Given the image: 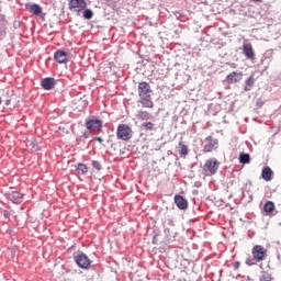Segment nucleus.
<instances>
[{
    "mask_svg": "<svg viewBox=\"0 0 281 281\" xmlns=\"http://www.w3.org/2000/svg\"><path fill=\"white\" fill-rule=\"evenodd\" d=\"M86 128L91 133L102 131V121L98 119H90L86 121Z\"/></svg>",
    "mask_w": 281,
    "mask_h": 281,
    "instance_id": "nucleus-8",
    "label": "nucleus"
},
{
    "mask_svg": "<svg viewBox=\"0 0 281 281\" xmlns=\"http://www.w3.org/2000/svg\"><path fill=\"white\" fill-rule=\"evenodd\" d=\"M94 142H99V144H103L104 139H102V137H100V136H97V137H94Z\"/></svg>",
    "mask_w": 281,
    "mask_h": 281,
    "instance_id": "nucleus-32",
    "label": "nucleus"
},
{
    "mask_svg": "<svg viewBox=\"0 0 281 281\" xmlns=\"http://www.w3.org/2000/svg\"><path fill=\"white\" fill-rule=\"evenodd\" d=\"M274 210H276V203H273L272 201H268L265 203L263 212H266V214H271V212H273Z\"/></svg>",
    "mask_w": 281,
    "mask_h": 281,
    "instance_id": "nucleus-21",
    "label": "nucleus"
},
{
    "mask_svg": "<svg viewBox=\"0 0 281 281\" xmlns=\"http://www.w3.org/2000/svg\"><path fill=\"white\" fill-rule=\"evenodd\" d=\"M54 60L59 65H65V63H67V52L56 50L54 54Z\"/></svg>",
    "mask_w": 281,
    "mask_h": 281,
    "instance_id": "nucleus-15",
    "label": "nucleus"
},
{
    "mask_svg": "<svg viewBox=\"0 0 281 281\" xmlns=\"http://www.w3.org/2000/svg\"><path fill=\"white\" fill-rule=\"evenodd\" d=\"M142 128H144V131H157V128L155 127V124L153 122L143 123Z\"/></svg>",
    "mask_w": 281,
    "mask_h": 281,
    "instance_id": "nucleus-25",
    "label": "nucleus"
},
{
    "mask_svg": "<svg viewBox=\"0 0 281 281\" xmlns=\"http://www.w3.org/2000/svg\"><path fill=\"white\" fill-rule=\"evenodd\" d=\"M221 166V162L216 158L207 159L204 164V170H207V172L212 175H216L218 172V167Z\"/></svg>",
    "mask_w": 281,
    "mask_h": 281,
    "instance_id": "nucleus-6",
    "label": "nucleus"
},
{
    "mask_svg": "<svg viewBox=\"0 0 281 281\" xmlns=\"http://www.w3.org/2000/svg\"><path fill=\"white\" fill-rule=\"evenodd\" d=\"M261 177L265 181H271L273 177V170H271V167H265L261 171Z\"/></svg>",
    "mask_w": 281,
    "mask_h": 281,
    "instance_id": "nucleus-16",
    "label": "nucleus"
},
{
    "mask_svg": "<svg viewBox=\"0 0 281 281\" xmlns=\"http://www.w3.org/2000/svg\"><path fill=\"white\" fill-rule=\"evenodd\" d=\"M243 53L248 60H254V58H256V53H254V47L251 46V44H244Z\"/></svg>",
    "mask_w": 281,
    "mask_h": 281,
    "instance_id": "nucleus-14",
    "label": "nucleus"
},
{
    "mask_svg": "<svg viewBox=\"0 0 281 281\" xmlns=\"http://www.w3.org/2000/svg\"><path fill=\"white\" fill-rule=\"evenodd\" d=\"M56 85H57V81L54 77H46L41 80V87L45 91H52V89H54V87H56Z\"/></svg>",
    "mask_w": 281,
    "mask_h": 281,
    "instance_id": "nucleus-11",
    "label": "nucleus"
},
{
    "mask_svg": "<svg viewBox=\"0 0 281 281\" xmlns=\"http://www.w3.org/2000/svg\"><path fill=\"white\" fill-rule=\"evenodd\" d=\"M246 265H248V267H252V265H258V261H256V257H248L246 259Z\"/></svg>",
    "mask_w": 281,
    "mask_h": 281,
    "instance_id": "nucleus-29",
    "label": "nucleus"
},
{
    "mask_svg": "<svg viewBox=\"0 0 281 281\" xmlns=\"http://www.w3.org/2000/svg\"><path fill=\"white\" fill-rule=\"evenodd\" d=\"M252 258H255L256 262H262V260H267V250L263 246L256 245L251 249Z\"/></svg>",
    "mask_w": 281,
    "mask_h": 281,
    "instance_id": "nucleus-5",
    "label": "nucleus"
},
{
    "mask_svg": "<svg viewBox=\"0 0 281 281\" xmlns=\"http://www.w3.org/2000/svg\"><path fill=\"white\" fill-rule=\"evenodd\" d=\"M78 175H87L89 172V167L87 165L79 162L76 168Z\"/></svg>",
    "mask_w": 281,
    "mask_h": 281,
    "instance_id": "nucleus-23",
    "label": "nucleus"
},
{
    "mask_svg": "<svg viewBox=\"0 0 281 281\" xmlns=\"http://www.w3.org/2000/svg\"><path fill=\"white\" fill-rule=\"evenodd\" d=\"M179 146V155L180 157H183V159H186V157H188L189 153H190V149L187 147L186 144H183V142H180L178 144Z\"/></svg>",
    "mask_w": 281,
    "mask_h": 281,
    "instance_id": "nucleus-18",
    "label": "nucleus"
},
{
    "mask_svg": "<svg viewBox=\"0 0 281 281\" xmlns=\"http://www.w3.org/2000/svg\"><path fill=\"white\" fill-rule=\"evenodd\" d=\"M175 204L177 205L178 210H188V200L183 198V195L177 194L173 198Z\"/></svg>",
    "mask_w": 281,
    "mask_h": 281,
    "instance_id": "nucleus-13",
    "label": "nucleus"
},
{
    "mask_svg": "<svg viewBox=\"0 0 281 281\" xmlns=\"http://www.w3.org/2000/svg\"><path fill=\"white\" fill-rule=\"evenodd\" d=\"M137 120H153V114L146 112V111H138V113L136 114Z\"/></svg>",
    "mask_w": 281,
    "mask_h": 281,
    "instance_id": "nucleus-20",
    "label": "nucleus"
},
{
    "mask_svg": "<svg viewBox=\"0 0 281 281\" xmlns=\"http://www.w3.org/2000/svg\"><path fill=\"white\" fill-rule=\"evenodd\" d=\"M241 199L246 201V203H251V201H254V194L250 190L243 191Z\"/></svg>",
    "mask_w": 281,
    "mask_h": 281,
    "instance_id": "nucleus-22",
    "label": "nucleus"
},
{
    "mask_svg": "<svg viewBox=\"0 0 281 281\" xmlns=\"http://www.w3.org/2000/svg\"><path fill=\"white\" fill-rule=\"evenodd\" d=\"M237 269H240V261L234 263V270L237 271Z\"/></svg>",
    "mask_w": 281,
    "mask_h": 281,
    "instance_id": "nucleus-33",
    "label": "nucleus"
},
{
    "mask_svg": "<svg viewBox=\"0 0 281 281\" xmlns=\"http://www.w3.org/2000/svg\"><path fill=\"white\" fill-rule=\"evenodd\" d=\"M81 137H83V139H89V134L83 133V135Z\"/></svg>",
    "mask_w": 281,
    "mask_h": 281,
    "instance_id": "nucleus-34",
    "label": "nucleus"
},
{
    "mask_svg": "<svg viewBox=\"0 0 281 281\" xmlns=\"http://www.w3.org/2000/svg\"><path fill=\"white\" fill-rule=\"evenodd\" d=\"M26 10L31 14H34L35 16H40V19H45V13H43V8L41 4L33 3V4H26Z\"/></svg>",
    "mask_w": 281,
    "mask_h": 281,
    "instance_id": "nucleus-9",
    "label": "nucleus"
},
{
    "mask_svg": "<svg viewBox=\"0 0 281 281\" xmlns=\"http://www.w3.org/2000/svg\"><path fill=\"white\" fill-rule=\"evenodd\" d=\"M218 148V139L207 136L204 140L203 151L212 153V150H216Z\"/></svg>",
    "mask_w": 281,
    "mask_h": 281,
    "instance_id": "nucleus-7",
    "label": "nucleus"
},
{
    "mask_svg": "<svg viewBox=\"0 0 281 281\" xmlns=\"http://www.w3.org/2000/svg\"><path fill=\"white\" fill-rule=\"evenodd\" d=\"M3 216H4V218H10V216H11L10 211L4 210V211H3Z\"/></svg>",
    "mask_w": 281,
    "mask_h": 281,
    "instance_id": "nucleus-30",
    "label": "nucleus"
},
{
    "mask_svg": "<svg viewBox=\"0 0 281 281\" xmlns=\"http://www.w3.org/2000/svg\"><path fill=\"white\" fill-rule=\"evenodd\" d=\"M157 236H159V235H158V234H155V235L153 236V240H151L153 245H157V243H158Z\"/></svg>",
    "mask_w": 281,
    "mask_h": 281,
    "instance_id": "nucleus-31",
    "label": "nucleus"
},
{
    "mask_svg": "<svg viewBox=\"0 0 281 281\" xmlns=\"http://www.w3.org/2000/svg\"><path fill=\"white\" fill-rule=\"evenodd\" d=\"M240 80H243V71H233L225 78L227 85H236V82H240Z\"/></svg>",
    "mask_w": 281,
    "mask_h": 281,
    "instance_id": "nucleus-10",
    "label": "nucleus"
},
{
    "mask_svg": "<svg viewBox=\"0 0 281 281\" xmlns=\"http://www.w3.org/2000/svg\"><path fill=\"white\" fill-rule=\"evenodd\" d=\"M74 260L79 269H91V259H89V256H87V254H85L83 251L75 252Z\"/></svg>",
    "mask_w": 281,
    "mask_h": 281,
    "instance_id": "nucleus-3",
    "label": "nucleus"
},
{
    "mask_svg": "<svg viewBox=\"0 0 281 281\" xmlns=\"http://www.w3.org/2000/svg\"><path fill=\"white\" fill-rule=\"evenodd\" d=\"M254 85H256V78L254 76H250L245 81L244 91H251V89H254Z\"/></svg>",
    "mask_w": 281,
    "mask_h": 281,
    "instance_id": "nucleus-17",
    "label": "nucleus"
},
{
    "mask_svg": "<svg viewBox=\"0 0 281 281\" xmlns=\"http://www.w3.org/2000/svg\"><path fill=\"white\" fill-rule=\"evenodd\" d=\"M10 99L5 100V106H10Z\"/></svg>",
    "mask_w": 281,
    "mask_h": 281,
    "instance_id": "nucleus-35",
    "label": "nucleus"
},
{
    "mask_svg": "<svg viewBox=\"0 0 281 281\" xmlns=\"http://www.w3.org/2000/svg\"><path fill=\"white\" fill-rule=\"evenodd\" d=\"M116 137L117 139H122V142H128V139H132L133 137V130L126 124L119 125L116 130Z\"/></svg>",
    "mask_w": 281,
    "mask_h": 281,
    "instance_id": "nucleus-4",
    "label": "nucleus"
},
{
    "mask_svg": "<svg viewBox=\"0 0 281 281\" xmlns=\"http://www.w3.org/2000/svg\"><path fill=\"white\" fill-rule=\"evenodd\" d=\"M22 198L23 196L21 195V193L19 191H13L10 194V199H11L12 203H21Z\"/></svg>",
    "mask_w": 281,
    "mask_h": 281,
    "instance_id": "nucleus-24",
    "label": "nucleus"
},
{
    "mask_svg": "<svg viewBox=\"0 0 281 281\" xmlns=\"http://www.w3.org/2000/svg\"><path fill=\"white\" fill-rule=\"evenodd\" d=\"M164 232L167 243H175V240H177V225H175V221H172V218L165 221Z\"/></svg>",
    "mask_w": 281,
    "mask_h": 281,
    "instance_id": "nucleus-2",
    "label": "nucleus"
},
{
    "mask_svg": "<svg viewBox=\"0 0 281 281\" xmlns=\"http://www.w3.org/2000/svg\"><path fill=\"white\" fill-rule=\"evenodd\" d=\"M76 8L78 10H76ZM87 8V2L85 0H70L69 10H76V12H82Z\"/></svg>",
    "mask_w": 281,
    "mask_h": 281,
    "instance_id": "nucleus-12",
    "label": "nucleus"
},
{
    "mask_svg": "<svg viewBox=\"0 0 281 281\" xmlns=\"http://www.w3.org/2000/svg\"><path fill=\"white\" fill-rule=\"evenodd\" d=\"M238 159H239V164H244V165L251 164V156L247 153L241 151L239 154Z\"/></svg>",
    "mask_w": 281,
    "mask_h": 281,
    "instance_id": "nucleus-19",
    "label": "nucleus"
},
{
    "mask_svg": "<svg viewBox=\"0 0 281 281\" xmlns=\"http://www.w3.org/2000/svg\"><path fill=\"white\" fill-rule=\"evenodd\" d=\"M83 19H86L87 21H91V19H93V10L85 9Z\"/></svg>",
    "mask_w": 281,
    "mask_h": 281,
    "instance_id": "nucleus-26",
    "label": "nucleus"
},
{
    "mask_svg": "<svg viewBox=\"0 0 281 281\" xmlns=\"http://www.w3.org/2000/svg\"><path fill=\"white\" fill-rule=\"evenodd\" d=\"M91 166H92V168H94V170H98V172H100V170H102V164H100V161H98V160H92Z\"/></svg>",
    "mask_w": 281,
    "mask_h": 281,
    "instance_id": "nucleus-28",
    "label": "nucleus"
},
{
    "mask_svg": "<svg viewBox=\"0 0 281 281\" xmlns=\"http://www.w3.org/2000/svg\"><path fill=\"white\" fill-rule=\"evenodd\" d=\"M153 89H150V83L142 81L138 83V95L140 98L139 102L145 109H153V99L150 98Z\"/></svg>",
    "mask_w": 281,
    "mask_h": 281,
    "instance_id": "nucleus-1",
    "label": "nucleus"
},
{
    "mask_svg": "<svg viewBox=\"0 0 281 281\" xmlns=\"http://www.w3.org/2000/svg\"><path fill=\"white\" fill-rule=\"evenodd\" d=\"M259 281H273V277L269 272H263Z\"/></svg>",
    "mask_w": 281,
    "mask_h": 281,
    "instance_id": "nucleus-27",
    "label": "nucleus"
},
{
    "mask_svg": "<svg viewBox=\"0 0 281 281\" xmlns=\"http://www.w3.org/2000/svg\"><path fill=\"white\" fill-rule=\"evenodd\" d=\"M2 100H1V97H0V104H1Z\"/></svg>",
    "mask_w": 281,
    "mask_h": 281,
    "instance_id": "nucleus-37",
    "label": "nucleus"
},
{
    "mask_svg": "<svg viewBox=\"0 0 281 281\" xmlns=\"http://www.w3.org/2000/svg\"><path fill=\"white\" fill-rule=\"evenodd\" d=\"M252 1H262V0H252Z\"/></svg>",
    "mask_w": 281,
    "mask_h": 281,
    "instance_id": "nucleus-36",
    "label": "nucleus"
}]
</instances>
